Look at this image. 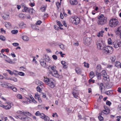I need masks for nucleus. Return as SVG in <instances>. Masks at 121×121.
<instances>
[{"label": "nucleus", "instance_id": "obj_64", "mask_svg": "<svg viewBox=\"0 0 121 121\" xmlns=\"http://www.w3.org/2000/svg\"><path fill=\"white\" fill-rule=\"evenodd\" d=\"M12 89L14 92H16L17 91V89L16 87H12Z\"/></svg>", "mask_w": 121, "mask_h": 121}, {"label": "nucleus", "instance_id": "obj_22", "mask_svg": "<svg viewBox=\"0 0 121 121\" xmlns=\"http://www.w3.org/2000/svg\"><path fill=\"white\" fill-rule=\"evenodd\" d=\"M8 59H6L5 60L6 62L11 64H14L15 63V62H13L10 58H9Z\"/></svg>", "mask_w": 121, "mask_h": 121}, {"label": "nucleus", "instance_id": "obj_10", "mask_svg": "<svg viewBox=\"0 0 121 121\" xmlns=\"http://www.w3.org/2000/svg\"><path fill=\"white\" fill-rule=\"evenodd\" d=\"M97 45L98 49H103L104 48V45L101 42L97 41Z\"/></svg>", "mask_w": 121, "mask_h": 121}, {"label": "nucleus", "instance_id": "obj_53", "mask_svg": "<svg viewBox=\"0 0 121 121\" xmlns=\"http://www.w3.org/2000/svg\"><path fill=\"white\" fill-rule=\"evenodd\" d=\"M30 98L32 100V102L35 104L37 103V102L33 97H30Z\"/></svg>", "mask_w": 121, "mask_h": 121}, {"label": "nucleus", "instance_id": "obj_28", "mask_svg": "<svg viewBox=\"0 0 121 121\" xmlns=\"http://www.w3.org/2000/svg\"><path fill=\"white\" fill-rule=\"evenodd\" d=\"M99 88L101 90V92H102V90L104 88V86L103 85V83H101L99 85Z\"/></svg>", "mask_w": 121, "mask_h": 121}, {"label": "nucleus", "instance_id": "obj_26", "mask_svg": "<svg viewBox=\"0 0 121 121\" xmlns=\"http://www.w3.org/2000/svg\"><path fill=\"white\" fill-rule=\"evenodd\" d=\"M74 17H72L70 18L69 19L70 22L71 23L74 24Z\"/></svg>", "mask_w": 121, "mask_h": 121}, {"label": "nucleus", "instance_id": "obj_46", "mask_svg": "<svg viewBox=\"0 0 121 121\" xmlns=\"http://www.w3.org/2000/svg\"><path fill=\"white\" fill-rule=\"evenodd\" d=\"M17 97L19 99H22V95L19 94H18L17 95Z\"/></svg>", "mask_w": 121, "mask_h": 121}, {"label": "nucleus", "instance_id": "obj_36", "mask_svg": "<svg viewBox=\"0 0 121 121\" xmlns=\"http://www.w3.org/2000/svg\"><path fill=\"white\" fill-rule=\"evenodd\" d=\"M18 32V30H12L11 31V33L13 34H16Z\"/></svg>", "mask_w": 121, "mask_h": 121}, {"label": "nucleus", "instance_id": "obj_50", "mask_svg": "<svg viewBox=\"0 0 121 121\" xmlns=\"http://www.w3.org/2000/svg\"><path fill=\"white\" fill-rule=\"evenodd\" d=\"M5 26L6 27H9L11 26V24L9 22H6L5 23Z\"/></svg>", "mask_w": 121, "mask_h": 121}, {"label": "nucleus", "instance_id": "obj_39", "mask_svg": "<svg viewBox=\"0 0 121 121\" xmlns=\"http://www.w3.org/2000/svg\"><path fill=\"white\" fill-rule=\"evenodd\" d=\"M19 16L20 18L22 19L24 18V15L22 13L19 14Z\"/></svg>", "mask_w": 121, "mask_h": 121}, {"label": "nucleus", "instance_id": "obj_9", "mask_svg": "<svg viewBox=\"0 0 121 121\" xmlns=\"http://www.w3.org/2000/svg\"><path fill=\"white\" fill-rule=\"evenodd\" d=\"M17 113L18 114H22L25 116V117H27V115L30 116L31 115V114L29 112H25L23 110L18 111L17 112Z\"/></svg>", "mask_w": 121, "mask_h": 121}, {"label": "nucleus", "instance_id": "obj_27", "mask_svg": "<svg viewBox=\"0 0 121 121\" xmlns=\"http://www.w3.org/2000/svg\"><path fill=\"white\" fill-rule=\"evenodd\" d=\"M49 69H51L52 70V71H54V70H56V67L55 66H49L48 68Z\"/></svg>", "mask_w": 121, "mask_h": 121}, {"label": "nucleus", "instance_id": "obj_48", "mask_svg": "<svg viewBox=\"0 0 121 121\" xmlns=\"http://www.w3.org/2000/svg\"><path fill=\"white\" fill-rule=\"evenodd\" d=\"M46 7L44 6H42L41 8V10L42 12H44L46 10Z\"/></svg>", "mask_w": 121, "mask_h": 121}, {"label": "nucleus", "instance_id": "obj_20", "mask_svg": "<svg viewBox=\"0 0 121 121\" xmlns=\"http://www.w3.org/2000/svg\"><path fill=\"white\" fill-rule=\"evenodd\" d=\"M61 63L63 65V68L64 69H66L68 67V64L65 61H62L61 62Z\"/></svg>", "mask_w": 121, "mask_h": 121}, {"label": "nucleus", "instance_id": "obj_38", "mask_svg": "<svg viewBox=\"0 0 121 121\" xmlns=\"http://www.w3.org/2000/svg\"><path fill=\"white\" fill-rule=\"evenodd\" d=\"M45 121H49V118L47 116H45L44 119Z\"/></svg>", "mask_w": 121, "mask_h": 121}, {"label": "nucleus", "instance_id": "obj_34", "mask_svg": "<svg viewBox=\"0 0 121 121\" xmlns=\"http://www.w3.org/2000/svg\"><path fill=\"white\" fill-rule=\"evenodd\" d=\"M45 78V77H44ZM50 79H49L48 78H44L43 80V81L47 83V84L48 83L49 81H50Z\"/></svg>", "mask_w": 121, "mask_h": 121}, {"label": "nucleus", "instance_id": "obj_2", "mask_svg": "<svg viewBox=\"0 0 121 121\" xmlns=\"http://www.w3.org/2000/svg\"><path fill=\"white\" fill-rule=\"evenodd\" d=\"M118 22L115 18H112L111 19L109 22V26L112 27H114L118 25Z\"/></svg>", "mask_w": 121, "mask_h": 121}, {"label": "nucleus", "instance_id": "obj_32", "mask_svg": "<svg viewBox=\"0 0 121 121\" xmlns=\"http://www.w3.org/2000/svg\"><path fill=\"white\" fill-rule=\"evenodd\" d=\"M121 64L120 63L119 61H116L115 63V66L117 67H120Z\"/></svg>", "mask_w": 121, "mask_h": 121}, {"label": "nucleus", "instance_id": "obj_11", "mask_svg": "<svg viewBox=\"0 0 121 121\" xmlns=\"http://www.w3.org/2000/svg\"><path fill=\"white\" fill-rule=\"evenodd\" d=\"M102 75L104 80H107V79L109 78V76L107 75V73L105 70H103L102 71Z\"/></svg>", "mask_w": 121, "mask_h": 121}, {"label": "nucleus", "instance_id": "obj_49", "mask_svg": "<svg viewBox=\"0 0 121 121\" xmlns=\"http://www.w3.org/2000/svg\"><path fill=\"white\" fill-rule=\"evenodd\" d=\"M36 90L38 91H39V92H40L42 91L41 89L39 86H37L36 87Z\"/></svg>", "mask_w": 121, "mask_h": 121}, {"label": "nucleus", "instance_id": "obj_63", "mask_svg": "<svg viewBox=\"0 0 121 121\" xmlns=\"http://www.w3.org/2000/svg\"><path fill=\"white\" fill-rule=\"evenodd\" d=\"M40 113L39 111H37L35 113V115L36 116H39L40 115Z\"/></svg>", "mask_w": 121, "mask_h": 121}, {"label": "nucleus", "instance_id": "obj_24", "mask_svg": "<svg viewBox=\"0 0 121 121\" xmlns=\"http://www.w3.org/2000/svg\"><path fill=\"white\" fill-rule=\"evenodd\" d=\"M110 110L108 109H107L106 110H103V113L105 114H108Z\"/></svg>", "mask_w": 121, "mask_h": 121}, {"label": "nucleus", "instance_id": "obj_58", "mask_svg": "<svg viewBox=\"0 0 121 121\" xmlns=\"http://www.w3.org/2000/svg\"><path fill=\"white\" fill-rule=\"evenodd\" d=\"M18 74L20 75L23 76L25 75V73L22 72H18Z\"/></svg>", "mask_w": 121, "mask_h": 121}, {"label": "nucleus", "instance_id": "obj_23", "mask_svg": "<svg viewBox=\"0 0 121 121\" xmlns=\"http://www.w3.org/2000/svg\"><path fill=\"white\" fill-rule=\"evenodd\" d=\"M35 83L37 85L40 86L43 85V82L41 81L38 80L36 81Z\"/></svg>", "mask_w": 121, "mask_h": 121}, {"label": "nucleus", "instance_id": "obj_17", "mask_svg": "<svg viewBox=\"0 0 121 121\" xmlns=\"http://www.w3.org/2000/svg\"><path fill=\"white\" fill-rule=\"evenodd\" d=\"M75 70L77 73L78 74H81L82 73V70L79 67H76L75 69Z\"/></svg>", "mask_w": 121, "mask_h": 121}, {"label": "nucleus", "instance_id": "obj_4", "mask_svg": "<svg viewBox=\"0 0 121 121\" xmlns=\"http://www.w3.org/2000/svg\"><path fill=\"white\" fill-rule=\"evenodd\" d=\"M49 72L50 73H51L52 75L54 77L57 78L59 79H60L62 78V76L58 74L57 71L56 70L50 71Z\"/></svg>", "mask_w": 121, "mask_h": 121}, {"label": "nucleus", "instance_id": "obj_51", "mask_svg": "<svg viewBox=\"0 0 121 121\" xmlns=\"http://www.w3.org/2000/svg\"><path fill=\"white\" fill-rule=\"evenodd\" d=\"M97 68L99 71L101 69V66L100 65H98L97 66Z\"/></svg>", "mask_w": 121, "mask_h": 121}, {"label": "nucleus", "instance_id": "obj_44", "mask_svg": "<svg viewBox=\"0 0 121 121\" xmlns=\"http://www.w3.org/2000/svg\"><path fill=\"white\" fill-rule=\"evenodd\" d=\"M98 118L100 121H103V118L100 115L98 117Z\"/></svg>", "mask_w": 121, "mask_h": 121}, {"label": "nucleus", "instance_id": "obj_62", "mask_svg": "<svg viewBox=\"0 0 121 121\" xmlns=\"http://www.w3.org/2000/svg\"><path fill=\"white\" fill-rule=\"evenodd\" d=\"M52 57L55 60H56L57 59V56L55 55H53L52 56Z\"/></svg>", "mask_w": 121, "mask_h": 121}, {"label": "nucleus", "instance_id": "obj_54", "mask_svg": "<svg viewBox=\"0 0 121 121\" xmlns=\"http://www.w3.org/2000/svg\"><path fill=\"white\" fill-rule=\"evenodd\" d=\"M56 22L57 23V25H58L59 26H63V25H62L60 23V21H56Z\"/></svg>", "mask_w": 121, "mask_h": 121}, {"label": "nucleus", "instance_id": "obj_5", "mask_svg": "<svg viewBox=\"0 0 121 121\" xmlns=\"http://www.w3.org/2000/svg\"><path fill=\"white\" fill-rule=\"evenodd\" d=\"M113 45L116 48H118L121 46V42L119 41L115 40L113 42Z\"/></svg>", "mask_w": 121, "mask_h": 121}, {"label": "nucleus", "instance_id": "obj_19", "mask_svg": "<svg viewBox=\"0 0 121 121\" xmlns=\"http://www.w3.org/2000/svg\"><path fill=\"white\" fill-rule=\"evenodd\" d=\"M70 3L72 5H76L78 3L76 0H69Z\"/></svg>", "mask_w": 121, "mask_h": 121}, {"label": "nucleus", "instance_id": "obj_14", "mask_svg": "<svg viewBox=\"0 0 121 121\" xmlns=\"http://www.w3.org/2000/svg\"><path fill=\"white\" fill-rule=\"evenodd\" d=\"M10 103H9L8 104V105L6 106H5L3 105H1V106L2 107L4 108L6 110H9L10 108L11 107V106Z\"/></svg>", "mask_w": 121, "mask_h": 121}, {"label": "nucleus", "instance_id": "obj_56", "mask_svg": "<svg viewBox=\"0 0 121 121\" xmlns=\"http://www.w3.org/2000/svg\"><path fill=\"white\" fill-rule=\"evenodd\" d=\"M36 26L35 25H31V27L34 30H35L37 29V28H36Z\"/></svg>", "mask_w": 121, "mask_h": 121}, {"label": "nucleus", "instance_id": "obj_37", "mask_svg": "<svg viewBox=\"0 0 121 121\" xmlns=\"http://www.w3.org/2000/svg\"><path fill=\"white\" fill-rule=\"evenodd\" d=\"M96 75L97 76L98 78V79L100 80L101 78V74L99 73H97Z\"/></svg>", "mask_w": 121, "mask_h": 121}, {"label": "nucleus", "instance_id": "obj_7", "mask_svg": "<svg viewBox=\"0 0 121 121\" xmlns=\"http://www.w3.org/2000/svg\"><path fill=\"white\" fill-rule=\"evenodd\" d=\"M15 117L17 119H20L21 120L24 121H27L29 119V118L27 117H22L21 115L15 116Z\"/></svg>", "mask_w": 121, "mask_h": 121}, {"label": "nucleus", "instance_id": "obj_29", "mask_svg": "<svg viewBox=\"0 0 121 121\" xmlns=\"http://www.w3.org/2000/svg\"><path fill=\"white\" fill-rule=\"evenodd\" d=\"M104 32L103 30H101L100 32H99L98 34H97V36L98 37H99L100 36H103V33H104Z\"/></svg>", "mask_w": 121, "mask_h": 121}, {"label": "nucleus", "instance_id": "obj_33", "mask_svg": "<svg viewBox=\"0 0 121 121\" xmlns=\"http://www.w3.org/2000/svg\"><path fill=\"white\" fill-rule=\"evenodd\" d=\"M22 39L24 40L25 41H28L29 40L28 38L26 36H22Z\"/></svg>", "mask_w": 121, "mask_h": 121}, {"label": "nucleus", "instance_id": "obj_21", "mask_svg": "<svg viewBox=\"0 0 121 121\" xmlns=\"http://www.w3.org/2000/svg\"><path fill=\"white\" fill-rule=\"evenodd\" d=\"M3 18L5 20H8L9 18V15H7L6 14L2 16Z\"/></svg>", "mask_w": 121, "mask_h": 121}, {"label": "nucleus", "instance_id": "obj_60", "mask_svg": "<svg viewBox=\"0 0 121 121\" xmlns=\"http://www.w3.org/2000/svg\"><path fill=\"white\" fill-rule=\"evenodd\" d=\"M42 23V21L40 20H38L36 22V25H40Z\"/></svg>", "mask_w": 121, "mask_h": 121}, {"label": "nucleus", "instance_id": "obj_57", "mask_svg": "<svg viewBox=\"0 0 121 121\" xmlns=\"http://www.w3.org/2000/svg\"><path fill=\"white\" fill-rule=\"evenodd\" d=\"M13 74L16 75H17L18 74V72L16 70H15L13 71Z\"/></svg>", "mask_w": 121, "mask_h": 121}, {"label": "nucleus", "instance_id": "obj_16", "mask_svg": "<svg viewBox=\"0 0 121 121\" xmlns=\"http://www.w3.org/2000/svg\"><path fill=\"white\" fill-rule=\"evenodd\" d=\"M74 24L77 25L80 22V19L79 18L75 17H74Z\"/></svg>", "mask_w": 121, "mask_h": 121}, {"label": "nucleus", "instance_id": "obj_31", "mask_svg": "<svg viewBox=\"0 0 121 121\" xmlns=\"http://www.w3.org/2000/svg\"><path fill=\"white\" fill-rule=\"evenodd\" d=\"M24 9H23L22 10L23 12H27L29 11V8L27 7H26L25 5H24Z\"/></svg>", "mask_w": 121, "mask_h": 121}, {"label": "nucleus", "instance_id": "obj_12", "mask_svg": "<svg viewBox=\"0 0 121 121\" xmlns=\"http://www.w3.org/2000/svg\"><path fill=\"white\" fill-rule=\"evenodd\" d=\"M43 60H45L47 62H51V60L49 57L47 55H44L43 56Z\"/></svg>", "mask_w": 121, "mask_h": 121}, {"label": "nucleus", "instance_id": "obj_61", "mask_svg": "<svg viewBox=\"0 0 121 121\" xmlns=\"http://www.w3.org/2000/svg\"><path fill=\"white\" fill-rule=\"evenodd\" d=\"M104 16V15L103 14H101L100 16L98 17V19H101L103 18Z\"/></svg>", "mask_w": 121, "mask_h": 121}, {"label": "nucleus", "instance_id": "obj_1", "mask_svg": "<svg viewBox=\"0 0 121 121\" xmlns=\"http://www.w3.org/2000/svg\"><path fill=\"white\" fill-rule=\"evenodd\" d=\"M113 51L112 47L109 46L106 47L103 49V52L106 54H110L112 53Z\"/></svg>", "mask_w": 121, "mask_h": 121}, {"label": "nucleus", "instance_id": "obj_45", "mask_svg": "<svg viewBox=\"0 0 121 121\" xmlns=\"http://www.w3.org/2000/svg\"><path fill=\"white\" fill-rule=\"evenodd\" d=\"M59 46H60V48L62 49L63 50H64L65 49V48L64 47V45L62 44H61L60 45H59Z\"/></svg>", "mask_w": 121, "mask_h": 121}, {"label": "nucleus", "instance_id": "obj_42", "mask_svg": "<svg viewBox=\"0 0 121 121\" xmlns=\"http://www.w3.org/2000/svg\"><path fill=\"white\" fill-rule=\"evenodd\" d=\"M108 43L109 44H112V39L110 38H109L108 39Z\"/></svg>", "mask_w": 121, "mask_h": 121}, {"label": "nucleus", "instance_id": "obj_40", "mask_svg": "<svg viewBox=\"0 0 121 121\" xmlns=\"http://www.w3.org/2000/svg\"><path fill=\"white\" fill-rule=\"evenodd\" d=\"M45 115L43 113H40L39 116L42 119H43L44 118V117Z\"/></svg>", "mask_w": 121, "mask_h": 121}, {"label": "nucleus", "instance_id": "obj_25", "mask_svg": "<svg viewBox=\"0 0 121 121\" xmlns=\"http://www.w3.org/2000/svg\"><path fill=\"white\" fill-rule=\"evenodd\" d=\"M8 84H9L6 82H2L1 83L0 85H2V86L6 87V86H8Z\"/></svg>", "mask_w": 121, "mask_h": 121}, {"label": "nucleus", "instance_id": "obj_30", "mask_svg": "<svg viewBox=\"0 0 121 121\" xmlns=\"http://www.w3.org/2000/svg\"><path fill=\"white\" fill-rule=\"evenodd\" d=\"M89 75L90 77L91 78H92L94 76V72L92 71L90 73Z\"/></svg>", "mask_w": 121, "mask_h": 121}, {"label": "nucleus", "instance_id": "obj_13", "mask_svg": "<svg viewBox=\"0 0 121 121\" xmlns=\"http://www.w3.org/2000/svg\"><path fill=\"white\" fill-rule=\"evenodd\" d=\"M40 61V65L43 67L45 68L47 66V64H46V61L45 60H43V59H41Z\"/></svg>", "mask_w": 121, "mask_h": 121}, {"label": "nucleus", "instance_id": "obj_47", "mask_svg": "<svg viewBox=\"0 0 121 121\" xmlns=\"http://www.w3.org/2000/svg\"><path fill=\"white\" fill-rule=\"evenodd\" d=\"M84 66L85 67L89 68V65L88 63H86L85 62H84Z\"/></svg>", "mask_w": 121, "mask_h": 121}, {"label": "nucleus", "instance_id": "obj_35", "mask_svg": "<svg viewBox=\"0 0 121 121\" xmlns=\"http://www.w3.org/2000/svg\"><path fill=\"white\" fill-rule=\"evenodd\" d=\"M25 25L23 22H20L19 24V26L21 28H22L23 26Z\"/></svg>", "mask_w": 121, "mask_h": 121}, {"label": "nucleus", "instance_id": "obj_18", "mask_svg": "<svg viewBox=\"0 0 121 121\" xmlns=\"http://www.w3.org/2000/svg\"><path fill=\"white\" fill-rule=\"evenodd\" d=\"M115 32L116 35H119L121 33V26L118 27L116 31H115Z\"/></svg>", "mask_w": 121, "mask_h": 121}, {"label": "nucleus", "instance_id": "obj_41", "mask_svg": "<svg viewBox=\"0 0 121 121\" xmlns=\"http://www.w3.org/2000/svg\"><path fill=\"white\" fill-rule=\"evenodd\" d=\"M0 39L4 41L5 40V38L4 36L0 35Z\"/></svg>", "mask_w": 121, "mask_h": 121}, {"label": "nucleus", "instance_id": "obj_15", "mask_svg": "<svg viewBox=\"0 0 121 121\" xmlns=\"http://www.w3.org/2000/svg\"><path fill=\"white\" fill-rule=\"evenodd\" d=\"M35 99H37L39 103H41L42 100L40 98V95L38 94L37 93H35Z\"/></svg>", "mask_w": 121, "mask_h": 121}, {"label": "nucleus", "instance_id": "obj_59", "mask_svg": "<svg viewBox=\"0 0 121 121\" xmlns=\"http://www.w3.org/2000/svg\"><path fill=\"white\" fill-rule=\"evenodd\" d=\"M73 95L74 97L75 98H76L78 97V95L75 92H73Z\"/></svg>", "mask_w": 121, "mask_h": 121}, {"label": "nucleus", "instance_id": "obj_6", "mask_svg": "<svg viewBox=\"0 0 121 121\" xmlns=\"http://www.w3.org/2000/svg\"><path fill=\"white\" fill-rule=\"evenodd\" d=\"M106 18L104 17L103 19L99 20L97 22L99 25H104L106 22Z\"/></svg>", "mask_w": 121, "mask_h": 121}, {"label": "nucleus", "instance_id": "obj_43", "mask_svg": "<svg viewBox=\"0 0 121 121\" xmlns=\"http://www.w3.org/2000/svg\"><path fill=\"white\" fill-rule=\"evenodd\" d=\"M116 57L115 56H112L111 58V59L112 62H114L115 60Z\"/></svg>", "mask_w": 121, "mask_h": 121}, {"label": "nucleus", "instance_id": "obj_8", "mask_svg": "<svg viewBox=\"0 0 121 121\" xmlns=\"http://www.w3.org/2000/svg\"><path fill=\"white\" fill-rule=\"evenodd\" d=\"M55 82V81L53 79L51 78L50 79V81L48 82V85L51 87L52 88H54L55 86V85L54 82Z\"/></svg>", "mask_w": 121, "mask_h": 121}, {"label": "nucleus", "instance_id": "obj_52", "mask_svg": "<svg viewBox=\"0 0 121 121\" xmlns=\"http://www.w3.org/2000/svg\"><path fill=\"white\" fill-rule=\"evenodd\" d=\"M6 71H8L9 72V73L11 75H13V72L11 70L7 69L6 70Z\"/></svg>", "mask_w": 121, "mask_h": 121}, {"label": "nucleus", "instance_id": "obj_55", "mask_svg": "<svg viewBox=\"0 0 121 121\" xmlns=\"http://www.w3.org/2000/svg\"><path fill=\"white\" fill-rule=\"evenodd\" d=\"M106 104L107 105L110 106L111 104V103L109 101L107 100L106 101Z\"/></svg>", "mask_w": 121, "mask_h": 121}, {"label": "nucleus", "instance_id": "obj_3", "mask_svg": "<svg viewBox=\"0 0 121 121\" xmlns=\"http://www.w3.org/2000/svg\"><path fill=\"white\" fill-rule=\"evenodd\" d=\"M84 44L86 46H88L92 42L91 39L90 38H84L83 39Z\"/></svg>", "mask_w": 121, "mask_h": 121}]
</instances>
